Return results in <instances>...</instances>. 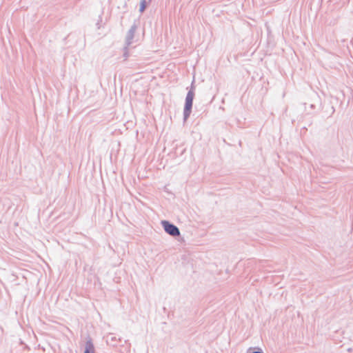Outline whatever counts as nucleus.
Segmentation results:
<instances>
[{
  "label": "nucleus",
  "instance_id": "1",
  "mask_svg": "<svg viewBox=\"0 0 353 353\" xmlns=\"http://www.w3.org/2000/svg\"><path fill=\"white\" fill-rule=\"evenodd\" d=\"M194 88L192 85L185 97V103L183 110V119L186 121L190 117L192 107V102L194 97Z\"/></svg>",
  "mask_w": 353,
  "mask_h": 353
},
{
  "label": "nucleus",
  "instance_id": "2",
  "mask_svg": "<svg viewBox=\"0 0 353 353\" xmlns=\"http://www.w3.org/2000/svg\"><path fill=\"white\" fill-rule=\"evenodd\" d=\"M161 225L163 227L164 230L170 235L172 236H177L180 235L179 229L172 223H170L168 221H162Z\"/></svg>",
  "mask_w": 353,
  "mask_h": 353
},
{
  "label": "nucleus",
  "instance_id": "3",
  "mask_svg": "<svg viewBox=\"0 0 353 353\" xmlns=\"http://www.w3.org/2000/svg\"><path fill=\"white\" fill-rule=\"evenodd\" d=\"M137 30V26L135 24L132 25L125 36V46L126 47H129L132 43V39L134 37V33Z\"/></svg>",
  "mask_w": 353,
  "mask_h": 353
},
{
  "label": "nucleus",
  "instance_id": "4",
  "mask_svg": "<svg viewBox=\"0 0 353 353\" xmlns=\"http://www.w3.org/2000/svg\"><path fill=\"white\" fill-rule=\"evenodd\" d=\"M84 353H95L94 346L91 339L86 341Z\"/></svg>",
  "mask_w": 353,
  "mask_h": 353
},
{
  "label": "nucleus",
  "instance_id": "5",
  "mask_svg": "<svg viewBox=\"0 0 353 353\" xmlns=\"http://www.w3.org/2000/svg\"><path fill=\"white\" fill-rule=\"evenodd\" d=\"M145 8H146V1H145V0H142L140 3L139 11L141 12H143L145 10Z\"/></svg>",
  "mask_w": 353,
  "mask_h": 353
},
{
  "label": "nucleus",
  "instance_id": "6",
  "mask_svg": "<svg viewBox=\"0 0 353 353\" xmlns=\"http://www.w3.org/2000/svg\"><path fill=\"white\" fill-rule=\"evenodd\" d=\"M129 57V52H128V47H126V46L124 45L123 47V57L125 60H126Z\"/></svg>",
  "mask_w": 353,
  "mask_h": 353
}]
</instances>
